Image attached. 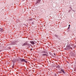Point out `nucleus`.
<instances>
[{"label": "nucleus", "mask_w": 76, "mask_h": 76, "mask_svg": "<svg viewBox=\"0 0 76 76\" xmlns=\"http://www.w3.org/2000/svg\"><path fill=\"white\" fill-rule=\"evenodd\" d=\"M20 61H21V62H25V63H28V61H27V59H25L24 58H20Z\"/></svg>", "instance_id": "obj_1"}, {"label": "nucleus", "mask_w": 76, "mask_h": 76, "mask_svg": "<svg viewBox=\"0 0 76 76\" xmlns=\"http://www.w3.org/2000/svg\"><path fill=\"white\" fill-rule=\"evenodd\" d=\"M72 50V48L70 47L69 46H67L66 48H65L64 50Z\"/></svg>", "instance_id": "obj_2"}, {"label": "nucleus", "mask_w": 76, "mask_h": 76, "mask_svg": "<svg viewBox=\"0 0 76 76\" xmlns=\"http://www.w3.org/2000/svg\"><path fill=\"white\" fill-rule=\"evenodd\" d=\"M30 43H31V44H35V43H34V41H30Z\"/></svg>", "instance_id": "obj_3"}, {"label": "nucleus", "mask_w": 76, "mask_h": 76, "mask_svg": "<svg viewBox=\"0 0 76 76\" xmlns=\"http://www.w3.org/2000/svg\"><path fill=\"white\" fill-rule=\"evenodd\" d=\"M40 1H41V0H38L37 1V2L36 3V4H38V3H39L40 2Z\"/></svg>", "instance_id": "obj_4"}, {"label": "nucleus", "mask_w": 76, "mask_h": 76, "mask_svg": "<svg viewBox=\"0 0 76 76\" xmlns=\"http://www.w3.org/2000/svg\"><path fill=\"white\" fill-rule=\"evenodd\" d=\"M61 72H63V73H64V74L66 73H65L66 72H65L64 71V70H63V69H61Z\"/></svg>", "instance_id": "obj_5"}, {"label": "nucleus", "mask_w": 76, "mask_h": 76, "mask_svg": "<svg viewBox=\"0 0 76 76\" xmlns=\"http://www.w3.org/2000/svg\"><path fill=\"white\" fill-rule=\"evenodd\" d=\"M43 57V56H47V54H42L41 55Z\"/></svg>", "instance_id": "obj_6"}, {"label": "nucleus", "mask_w": 76, "mask_h": 76, "mask_svg": "<svg viewBox=\"0 0 76 76\" xmlns=\"http://www.w3.org/2000/svg\"><path fill=\"white\" fill-rule=\"evenodd\" d=\"M26 45H27V43L26 42L23 44L22 45V46H24Z\"/></svg>", "instance_id": "obj_7"}, {"label": "nucleus", "mask_w": 76, "mask_h": 76, "mask_svg": "<svg viewBox=\"0 0 76 76\" xmlns=\"http://www.w3.org/2000/svg\"><path fill=\"white\" fill-rule=\"evenodd\" d=\"M42 54H43L44 53H45V51H43L41 52Z\"/></svg>", "instance_id": "obj_8"}, {"label": "nucleus", "mask_w": 76, "mask_h": 76, "mask_svg": "<svg viewBox=\"0 0 76 76\" xmlns=\"http://www.w3.org/2000/svg\"><path fill=\"white\" fill-rule=\"evenodd\" d=\"M15 64H14V62H13V64H12V68H13V67H14V66Z\"/></svg>", "instance_id": "obj_9"}, {"label": "nucleus", "mask_w": 76, "mask_h": 76, "mask_svg": "<svg viewBox=\"0 0 76 76\" xmlns=\"http://www.w3.org/2000/svg\"><path fill=\"white\" fill-rule=\"evenodd\" d=\"M0 31H1V32H3V29H0Z\"/></svg>", "instance_id": "obj_10"}, {"label": "nucleus", "mask_w": 76, "mask_h": 76, "mask_svg": "<svg viewBox=\"0 0 76 76\" xmlns=\"http://www.w3.org/2000/svg\"><path fill=\"white\" fill-rule=\"evenodd\" d=\"M55 36L56 37H57V38H58V36L57 35H55Z\"/></svg>", "instance_id": "obj_11"}, {"label": "nucleus", "mask_w": 76, "mask_h": 76, "mask_svg": "<svg viewBox=\"0 0 76 76\" xmlns=\"http://www.w3.org/2000/svg\"><path fill=\"white\" fill-rule=\"evenodd\" d=\"M72 52H71V53H70V54H73V53H72Z\"/></svg>", "instance_id": "obj_12"}, {"label": "nucleus", "mask_w": 76, "mask_h": 76, "mask_svg": "<svg viewBox=\"0 0 76 76\" xmlns=\"http://www.w3.org/2000/svg\"><path fill=\"white\" fill-rule=\"evenodd\" d=\"M70 29V27H69L68 28V29Z\"/></svg>", "instance_id": "obj_13"}, {"label": "nucleus", "mask_w": 76, "mask_h": 76, "mask_svg": "<svg viewBox=\"0 0 76 76\" xmlns=\"http://www.w3.org/2000/svg\"><path fill=\"white\" fill-rule=\"evenodd\" d=\"M59 73H61V71H60V72H59Z\"/></svg>", "instance_id": "obj_14"}, {"label": "nucleus", "mask_w": 76, "mask_h": 76, "mask_svg": "<svg viewBox=\"0 0 76 76\" xmlns=\"http://www.w3.org/2000/svg\"><path fill=\"white\" fill-rule=\"evenodd\" d=\"M32 49L31 48L30 49V51H32Z\"/></svg>", "instance_id": "obj_15"}, {"label": "nucleus", "mask_w": 76, "mask_h": 76, "mask_svg": "<svg viewBox=\"0 0 76 76\" xmlns=\"http://www.w3.org/2000/svg\"><path fill=\"white\" fill-rule=\"evenodd\" d=\"M30 19L31 20H32V19L31 18Z\"/></svg>", "instance_id": "obj_16"}, {"label": "nucleus", "mask_w": 76, "mask_h": 76, "mask_svg": "<svg viewBox=\"0 0 76 76\" xmlns=\"http://www.w3.org/2000/svg\"><path fill=\"white\" fill-rule=\"evenodd\" d=\"M69 27H70V25H69Z\"/></svg>", "instance_id": "obj_17"}, {"label": "nucleus", "mask_w": 76, "mask_h": 76, "mask_svg": "<svg viewBox=\"0 0 76 76\" xmlns=\"http://www.w3.org/2000/svg\"><path fill=\"white\" fill-rule=\"evenodd\" d=\"M54 55H55V56H56V53H54Z\"/></svg>", "instance_id": "obj_18"}, {"label": "nucleus", "mask_w": 76, "mask_h": 76, "mask_svg": "<svg viewBox=\"0 0 76 76\" xmlns=\"http://www.w3.org/2000/svg\"><path fill=\"white\" fill-rule=\"evenodd\" d=\"M55 76H56V74H55Z\"/></svg>", "instance_id": "obj_19"}, {"label": "nucleus", "mask_w": 76, "mask_h": 76, "mask_svg": "<svg viewBox=\"0 0 76 76\" xmlns=\"http://www.w3.org/2000/svg\"><path fill=\"white\" fill-rule=\"evenodd\" d=\"M1 50H0V52H1Z\"/></svg>", "instance_id": "obj_20"}, {"label": "nucleus", "mask_w": 76, "mask_h": 76, "mask_svg": "<svg viewBox=\"0 0 76 76\" xmlns=\"http://www.w3.org/2000/svg\"><path fill=\"white\" fill-rule=\"evenodd\" d=\"M17 61H18V60Z\"/></svg>", "instance_id": "obj_21"}]
</instances>
